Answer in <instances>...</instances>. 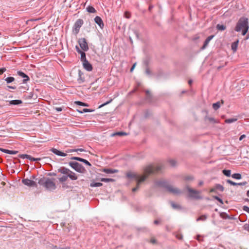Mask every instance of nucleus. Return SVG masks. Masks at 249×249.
<instances>
[{"label": "nucleus", "mask_w": 249, "mask_h": 249, "mask_svg": "<svg viewBox=\"0 0 249 249\" xmlns=\"http://www.w3.org/2000/svg\"><path fill=\"white\" fill-rule=\"evenodd\" d=\"M103 172L107 174H110L117 173L118 172V170L111 168H104L103 169Z\"/></svg>", "instance_id": "nucleus-17"}, {"label": "nucleus", "mask_w": 249, "mask_h": 249, "mask_svg": "<svg viewBox=\"0 0 249 249\" xmlns=\"http://www.w3.org/2000/svg\"><path fill=\"white\" fill-rule=\"evenodd\" d=\"M75 49L76 50V52L79 53H81V51H82V50H81V49H80L79 48V47L77 46H75Z\"/></svg>", "instance_id": "nucleus-56"}, {"label": "nucleus", "mask_w": 249, "mask_h": 249, "mask_svg": "<svg viewBox=\"0 0 249 249\" xmlns=\"http://www.w3.org/2000/svg\"><path fill=\"white\" fill-rule=\"evenodd\" d=\"M213 37H214L213 35H211V36H209L206 38L205 41H204V44L202 46V47L201 48V49L204 50L205 49H206V47H207V46L208 45L210 41L213 38Z\"/></svg>", "instance_id": "nucleus-16"}, {"label": "nucleus", "mask_w": 249, "mask_h": 249, "mask_svg": "<svg viewBox=\"0 0 249 249\" xmlns=\"http://www.w3.org/2000/svg\"><path fill=\"white\" fill-rule=\"evenodd\" d=\"M244 229L248 231L249 232V224H245L244 225Z\"/></svg>", "instance_id": "nucleus-50"}, {"label": "nucleus", "mask_w": 249, "mask_h": 249, "mask_svg": "<svg viewBox=\"0 0 249 249\" xmlns=\"http://www.w3.org/2000/svg\"><path fill=\"white\" fill-rule=\"evenodd\" d=\"M213 198L216 200H217L218 202H219L221 204H223V200L220 198H219V197H218L217 196H213Z\"/></svg>", "instance_id": "nucleus-43"}, {"label": "nucleus", "mask_w": 249, "mask_h": 249, "mask_svg": "<svg viewBox=\"0 0 249 249\" xmlns=\"http://www.w3.org/2000/svg\"><path fill=\"white\" fill-rule=\"evenodd\" d=\"M85 52V51H81V53H79V54H80L81 55L80 59L82 62L86 60H87L86 58V54Z\"/></svg>", "instance_id": "nucleus-20"}, {"label": "nucleus", "mask_w": 249, "mask_h": 249, "mask_svg": "<svg viewBox=\"0 0 249 249\" xmlns=\"http://www.w3.org/2000/svg\"><path fill=\"white\" fill-rule=\"evenodd\" d=\"M205 120H208L210 123H213V124L218 123V121L217 120L214 119V118H213V117L206 116L205 118Z\"/></svg>", "instance_id": "nucleus-21"}, {"label": "nucleus", "mask_w": 249, "mask_h": 249, "mask_svg": "<svg viewBox=\"0 0 249 249\" xmlns=\"http://www.w3.org/2000/svg\"><path fill=\"white\" fill-rule=\"evenodd\" d=\"M238 43L239 40H237L236 41L232 42L231 44V49L234 52H235L237 51Z\"/></svg>", "instance_id": "nucleus-19"}, {"label": "nucleus", "mask_w": 249, "mask_h": 249, "mask_svg": "<svg viewBox=\"0 0 249 249\" xmlns=\"http://www.w3.org/2000/svg\"><path fill=\"white\" fill-rule=\"evenodd\" d=\"M145 175H144L145 176ZM126 177L128 178H135V179L136 180V182L138 181V180H140V179H141V178L142 177H144V176H140V175H137V174H133L131 172H128L126 174Z\"/></svg>", "instance_id": "nucleus-12"}, {"label": "nucleus", "mask_w": 249, "mask_h": 249, "mask_svg": "<svg viewBox=\"0 0 249 249\" xmlns=\"http://www.w3.org/2000/svg\"><path fill=\"white\" fill-rule=\"evenodd\" d=\"M156 186L162 188L169 192L171 193V185L169 182L167 181L165 179H161L160 180L156 181L155 182Z\"/></svg>", "instance_id": "nucleus-5"}, {"label": "nucleus", "mask_w": 249, "mask_h": 249, "mask_svg": "<svg viewBox=\"0 0 249 249\" xmlns=\"http://www.w3.org/2000/svg\"><path fill=\"white\" fill-rule=\"evenodd\" d=\"M220 107V104L219 102H217L213 104V107L214 110L218 109Z\"/></svg>", "instance_id": "nucleus-36"}, {"label": "nucleus", "mask_w": 249, "mask_h": 249, "mask_svg": "<svg viewBox=\"0 0 249 249\" xmlns=\"http://www.w3.org/2000/svg\"><path fill=\"white\" fill-rule=\"evenodd\" d=\"M216 28L218 31H223L226 29V26L223 24H218L216 26Z\"/></svg>", "instance_id": "nucleus-22"}, {"label": "nucleus", "mask_w": 249, "mask_h": 249, "mask_svg": "<svg viewBox=\"0 0 249 249\" xmlns=\"http://www.w3.org/2000/svg\"><path fill=\"white\" fill-rule=\"evenodd\" d=\"M145 74L149 76H150L152 75V72L150 70L149 68H148V67H147L145 68Z\"/></svg>", "instance_id": "nucleus-39"}, {"label": "nucleus", "mask_w": 249, "mask_h": 249, "mask_svg": "<svg viewBox=\"0 0 249 249\" xmlns=\"http://www.w3.org/2000/svg\"><path fill=\"white\" fill-rule=\"evenodd\" d=\"M154 172V170L152 166H149L147 167L144 170L145 176L144 177H142L141 178V179H140V180H138V181H137V186L136 187L132 189V192H135L136 191H137L139 189L141 183L144 181L148 177V176L149 175L153 173Z\"/></svg>", "instance_id": "nucleus-3"}, {"label": "nucleus", "mask_w": 249, "mask_h": 249, "mask_svg": "<svg viewBox=\"0 0 249 249\" xmlns=\"http://www.w3.org/2000/svg\"><path fill=\"white\" fill-rule=\"evenodd\" d=\"M246 136L244 134L243 135H242L240 138H239V141H242L243 139H244L245 138H246Z\"/></svg>", "instance_id": "nucleus-61"}, {"label": "nucleus", "mask_w": 249, "mask_h": 249, "mask_svg": "<svg viewBox=\"0 0 249 249\" xmlns=\"http://www.w3.org/2000/svg\"><path fill=\"white\" fill-rule=\"evenodd\" d=\"M101 181L105 182H114L115 180L113 178H101L100 179Z\"/></svg>", "instance_id": "nucleus-28"}, {"label": "nucleus", "mask_w": 249, "mask_h": 249, "mask_svg": "<svg viewBox=\"0 0 249 249\" xmlns=\"http://www.w3.org/2000/svg\"><path fill=\"white\" fill-rule=\"evenodd\" d=\"M136 65V63H135L132 65V67L131 68L130 70V72H132V71H133V70L134 69V68H135V67Z\"/></svg>", "instance_id": "nucleus-60"}, {"label": "nucleus", "mask_w": 249, "mask_h": 249, "mask_svg": "<svg viewBox=\"0 0 249 249\" xmlns=\"http://www.w3.org/2000/svg\"><path fill=\"white\" fill-rule=\"evenodd\" d=\"M215 187L216 188V190H220L221 192H223L224 191V187L220 184H216Z\"/></svg>", "instance_id": "nucleus-38"}, {"label": "nucleus", "mask_w": 249, "mask_h": 249, "mask_svg": "<svg viewBox=\"0 0 249 249\" xmlns=\"http://www.w3.org/2000/svg\"><path fill=\"white\" fill-rule=\"evenodd\" d=\"M94 21L101 28V29H103L104 28V23H103V21L102 19V18H101V17H99V16H96L95 18H94Z\"/></svg>", "instance_id": "nucleus-14"}, {"label": "nucleus", "mask_w": 249, "mask_h": 249, "mask_svg": "<svg viewBox=\"0 0 249 249\" xmlns=\"http://www.w3.org/2000/svg\"><path fill=\"white\" fill-rule=\"evenodd\" d=\"M54 178H41L38 180V184L44 186L47 190L53 191L56 188V184L53 182Z\"/></svg>", "instance_id": "nucleus-2"}, {"label": "nucleus", "mask_w": 249, "mask_h": 249, "mask_svg": "<svg viewBox=\"0 0 249 249\" xmlns=\"http://www.w3.org/2000/svg\"><path fill=\"white\" fill-rule=\"evenodd\" d=\"M85 159H83V158H80V157H78L77 158V161H80V162H83L84 160Z\"/></svg>", "instance_id": "nucleus-63"}, {"label": "nucleus", "mask_w": 249, "mask_h": 249, "mask_svg": "<svg viewBox=\"0 0 249 249\" xmlns=\"http://www.w3.org/2000/svg\"><path fill=\"white\" fill-rule=\"evenodd\" d=\"M28 156H29V155H27V154H20L18 156V157L20 158H21L22 159H28Z\"/></svg>", "instance_id": "nucleus-44"}, {"label": "nucleus", "mask_w": 249, "mask_h": 249, "mask_svg": "<svg viewBox=\"0 0 249 249\" xmlns=\"http://www.w3.org/2000/svg\"><path fill=\"white\" fill-rule=\"evenodd\" d=\"M75 104L77 105L83 106V107H88L89 105L88 104L81 102V101H76Z\"/></svg>", "instance_id": "nucleus-35"}, {"label": "nucleus", "mask_w": 249, "mask_h": 249, "mask_svg": "<svg viewBox=\"0 0 249 249\" xmlns=\"http://www.w3.org/2000/svg\"><path fill=\"white\" fill-rule=\"evenodd\" d=\"M145 93H146V100H147L148 102H151V99L152 98V95L150 94L149 90H145Z\"/></svg>", "instance_id": "nucleus-27"}, {"label": "nucleus", "mask_w": 249, "mask_h": 249, "mask_svg": "<svg viewBox=\"0 0 249 249\" xmlns=\"http://www.w3.org/2000/svg\"><path fill=\"white\" fill-rule=\"evenodd\" d=\"M246 184H247V182L246 181H244V182H243L237 183V185L244 186V185H245Z\"/></svg>", "instance_id": "nucleus-58"}, {"label": "nucleus", "mask_w": 249, "mask_h": 249, "mask_svg": "<svg viewBox=\"0 0 249 249\" xmlns=\"http://www.w3.org/2000/svg\"><path fill=\"white\" fill-rule=\"evenodd\" d=\"M243 211L246 212L247 213H249V207L247 206H244L243 207Z\"/></svg>", "instance_id": "nucleus-49"}, {"label": "nucleus", "mask_w": 249, "mask_h": 249, "mask_svg": "<svg viewBox=\"0 0 249 249\" xmlns=\"http://www.w3.org/2000/svg\"><path fill=\"white\" fill-rule=\"evenodd\" d=\"M18 153V151L10 150H9V154H8L15 155V154H17Z\"/></svg>", "instance_id": "nucleus-52"}, {"label": "nucleus", "mask_w": 249, "mask_h": 249, "mask_svg": "<svg viewBox=\"0 0 249 249\" xmlns=\"http://www.w3.org/2000/svg\"><path fill=\"white\" fill-rule=\"evenodd\" d=\"M82 65L84 69L88 71H91L93 70L92 65L88 61V60L82 62Z\"/></svg>", "instance_id": "nucleus-11"}, {"label": "nucleus", "mask_w": 249, "mask_h": 249, "mask_svg": "<svg viewBox=\"0 0 249 249\" xmlns=\"http://www.w3.org/2000/svg\"><path fill=\"white\" fill-rule=\"evenodd\" d=\"M112 99H110V100H109V101H108L106 102V103H104V104H103L101 105L99 107V108H101V107H104V106H106V105H108V104L112 102Z\"/></svg>", "instance_id": "nucleus-42"}, {"label": "nucleus", "mask_w": 249, "mask_h": 249, "mask_svg": "<svg viewBox=\"0 0 249 249\" xmlns=\"http://www.w3.org/2000/svg\"><path fill=\"white\" fill-rule=\"evenodd\" d=\"M223 174L227 177H230L231 174V171L230 170L224 169L222 171Z\"/></svg>", "instance_id": "nucleus-33"}, {"label": "nucleus", "mask_w": 249, "mask_h": 249, "mask_svg": "<svg viewBox=\"0 0 249 249\" xmlns=\"http://www.w3.org/2000/svg\"><path fill=\"white\" fill-rule=\"evenodd\" d=\"M0 150L5 153L9 154V150H8V149L0 148Z\"/></svg>", "instance_id": "nucleus-51"}, {"label": "nucleus", "mask_w": 249, "mask_h": 249, "mask_svg": "<svg viewBox=\"0 0 249 249\" xmlns=\"http://www.w3.org/2000/svg\"><path fill=\"white\" fill-rule=\"evenodd\" d=\"M6 71V69L5 68H0V75L3 74Z\"/></svg>", "instance_id": "nucleus-53"}, {"label": "nucleus", "mask_w": 249, "mask_h": 249, "mask_svg": "<svg viewBox=\"0 0 249 249\" xmlns=\"http://www.w3.org/2000/svg\"><path fill=\"white\" fill-rule=\"evenodd\" d=\"M15 80V78L13 77H8L5 79V81L7 84H10Z\"/></svg>", "instance_id": "nucleus-32"}, {"label": "nucleus", "mask_w": 249, "mask_h": 249, "mask_svg": "<svg viewBox=\"0 0 249 249\" xmlns=\"http://www.w3.org/2000/svg\"><path fill=\"white\" fill-rule=\"evenodd\" d=\"M17 74L19 76L23 78V79L22 80L23 83H26L27 81H28L30 80L29 76L22 71H18Z\"/></svg>", "instance_id": "nucleus-13"}, {"label": "nucleus", "mask_w": 249, "mask_h": 249, "mask_svg": "<svg viewBox=\"0 0 249 249\" xmlns=\"http://www.w3.org/2000/svg\"><path fill=\"white\" fill-rule=\"evenodd\" d=\"M126 135H127V133H126L125 132H118L113 133V134H112V136H114L115 135H118V136H125Z\"/></svg>", "instance_id": "nucleus-37"}, {"label": "nucleus", "mask_w": 249, "mask_h": 249, "mask_svg": "<svg viewBox=\"0 0 249 249\" xmlns=\"http://www.w3.org/2000/svg\"><path fill=\"white\" fill-rule=\"evenodd\" d=\"M22 182L25 185L33 187H36V184L34 181L29 179L28 178H24L22 180Z\"/></svg>", "instance_id": "nucleus-10"}, {"label": "nucleus", "mask_w": 249, "mask_h": 249, "mask_svg": "<svg viewBox=\"0 0 249 249\" xmlns=\"http://www.w3.org/2000/svg\"><path fill=\"white\" fill-rule=\"evenodd\" d=\"M172 208L176 210H179L181 209V206L179 204L172 203Z\"/></svg>", "instance_id": "nucleus-41"}, {"label": "nucleus", "mask_w": 249, "mask_h": 249, "mask_svg": "<svg viewBox=\"0 0 249 249\" xmlns=\"http://www.w3.org/2000/svg\"><path fill=\"white\" fill-rule=\"evenodd\" d=\"M78 112L81 113H85V112H93V110H92V109H88V108H83L81 110L80 109H77V110Z\"/></svg>", "instance_id": "nucleus-26"}, {"label": "nucleus", "mask_w": 249, "mask_h": 249, "mask_svg": "<svg viewBox=\"0 0 249 249\" xmlns=\"http://www.w3.org/2000/svg\"><path fill=\"white\" fill-rule=\"evenodd\" d=\"M87 11L90 13H94L96 12L95 9L92 6H88L86 8Z\"/></svg>", "instance_id": "nucleus-23"}, {"label": "nucleus", "mask_w": 249, "mask_h": 249, "mask_svg": "<svg viewBox=\"0 0 249 249\" xmlns=\"http://www.w3.org/2000/svg\"><path fill=\"white\" fill-rule=\"evenodd\" d=\"M176 237L178 240H182V238H183L182 235L181 234H180V233H176Z\"/></svg>", "instance_id": "nucleus-48"}, {"label": "nucleus", "mask_w": 249, "mask_h": 249, "mask_svg": "<svg viewBox=\"0 0 249 249\" xmlns=\"http://www.w3.org/2000/svg\"><path fill=\"white\" fill-rule=\"evenodd\" d=\"M78 43L82 51H88L89 49L88 43L85 38H80L78 40Z\"/></svg>", "instance_id": "nucleus-8"}, {"label": "nucleus", "mask_w": 249, "mask_h": 249, "mask_svg": "<svg viewBox=\"0 0 249 249\" xmlns=\"http://www.w3.org/2000/svg\"><path fill=\"white\" fill-rule=\"evenodd\" d=\"M144 63L146 67H148L149 62H148V60H144Z\"/></svg>", "instance_id": "nucleus-62"}, {"label": "nucleus", "mask_w": 249, "mask_h": 249, "mask_svg": "<svg viewBox=\"0 0 249 249\" xmlns=\"http://www.w3.org/2000/svg\"><path fill=\"white\" fill-rule=\"evenodd\" d=\"M57 171L63 175H68V178H69L71 180H74L77 179V176L76 175L69 169L65 167H61L58 169Z\"/></svg>", "instance_id": "nucleus-4"}, {"label": "nucleus", "mask_w": 249, "mask_h": 249, "mask_svg": "<svg viewBox=\"0 0 249 249\" xmlns=\"http://www.w3.org/2000/svg\"><path fill=\"white\" fill-rule=\"evenodd\" d=\"M237 120V118L227 119L225 120V122L226 124H231V123L236 122Z\"/></svg>", "instance_id": "nucleus-29"}, {"label": "nucleus", "mask_w": 249, "mask_h": 249, "mask_svg": "<svg viewBox=\"0 0 249 249\" xmlns=\"http://www.w3.org/2000/svg\"><path fill=\"white\" fill-rule=\"evenodd\" d=\"M83 163H84L86 165H88L89 166H91V164H90V163L89 161H88L87 160H86L85 159L84 160Z\"/></svg>", "instance_id": "nucleus-54"}, {"label": "nucleus", "mask_w": 249, "mask_h": 249, "mask_svg": "<svg viewBox=\"0 0 249 249\" xmlns=\"http://www.w3.org/2000/svg\"><path fill=\"white\" fill-rule=\"evenodd\" d=\"M232 178L237 179H240L242 178V176L239 173H235L232 175Z\"/></svg>", "instance_id": "nucleus-31"}, {"label": "nucleus", "mask_w": 249, "mask_h": 249, "mask_svg": "<svg viewBox=\"0 0 249 249\" xmlns=\"http://www.w3.org/2000/svg\"><path fill=\"white\" fill-rule=\"evenodd\" d=\"M51 151L53 153H54V154L57 155V156H61V157H65L67 156V154L66 153H65L62 151H60V150L56 149V148H52L51 149Z\"/></svg>", "instance_id": "nucleus-15"}, {"label": "nucleus", "mask_w": 249, "mask_h": 249, "mask_svg": "<svg viewBox=\"0 0 249 249\" xmlns=\"http://www.w3.org/2000/svg\"><path fill=\"white\" fill-rule=\"evenodd\" d=\"M220 216L223 218H227L228 217V216L226 213H221L220 214Z\"/></svg>", "instance_id": "nucleus-57"}, {"label": "nucleus", "mask_w": 249, "mask_h": 249, "mask_svg": "<svg viewBox=\"0 0 249 249\" xmlns=\"http://www.w3.org/2000/svg\"><path fill=\"white\" fill-rule=\"evenodd\" d=\"M180 193V191L178 188L172 187V194H178Z\"/></svg>", "instance_id": "nucleus-40"}, {"label": "nucleus", "mask_w": 249, "mask_h": 249, "mask_svg": "<svg viewBox=\"0 0 249 249\" xmlns=\"http://www.w3.org/2000/svg\"><path fill=\"white\" fill-rule=\"evenodd\" d=\"M132 32H133V33L134 35L135 36V37L137 39H138L139 38V33H138V31L134 30L132 31Z\"/></svg>", "instance_id": "nucleus-45"}, {"label": "nucleus", "mask_w": 249, "mask_h": 249, "mask_svg": "<svg viewBox=\"0 0 249 249\" xmlns=\"http://www.w3.org/2000/svg\"><path fill=\"white\" fill-rule=\"evenodd\" d=\"M194 178L192 176H187L185 177V179L186 180H193Z\"/></svg>", "instance_id": "nucleus-47"}, {"label": "nucleus", "mask_w": 249, "mask_h": 249, "mask_svg": "<svg viewBox=\"0 0 249 249\" xmlns=\"http://www.w3.org/2000/svg\"><path fill=\"white\" fill-rule=\"evenodd\" d=\"M28 159L30 160L31 161H40L41 160V159L40 158H35L32 157L31 156H30L29 155Z\"/></svg>", "instance_id": "nucleus-34"}, {"label": "nucleus", "mask_w": 249, "mask_h": 249, "mask_svg": "<svg viewBox=\"0 0 249 249\" xmlns=\"http://www.w3.org/2000/svg\"><path fill=\"white\" fill-rule=\"evenodd\" d=\"M207 218V215L204 214L200 216L196 219V221H205Z\"/></svg>", "instance_id": "nucleus-30"}, {"label": "nucleus", "mask_w": 249, "mask_h": 249, "mask_svg": "<svg viewBox=\"0 0 249 249\" xmlns=\"http://www.w3.org/2000/svg\"><path fill=\"white\" fill-rule=\"evenodd\" d=\"M84 21L82 19H78L73 26V30L76 34L79 33L80 28L83 24Z\"/></svg>", "instance_id": "nucleus-9"}, {"label": "nucleus", "mask_w": 249, "mask_h": 249, "mask_svg": "<svg viewBox=\"0 0 249 249\" xmlns=\"http://www.w3.org/2000/svg\"><path fill=\"white\" fill-rule=\"evenodd\" d=\"M68 178V175H64L62 177L59 178L58 180L60 182L64 183L67 180Z\"/></svg>", "instance_id": "nucleus-24"}, {"label": "nucleus", "mask_w": 249, "mask_h": 249, "mask_svg": "<svg viewBox=\"0 0 249 249\" xmlns=\"http://www.w3.org/2000/svg\"><path fill=\"white\" fill-rule=\"evenodd\" d=\"M249 29L248 18L241 17L236 24L234 31L237 32H242V35L245 36L248 32Z\"/></svg>", "instance_id": "nucleus-1"}, {"label": "nucleus", "mask_w": 249, "mask_h": 249, "mask_svg": "<svg viewBox=\"0 0 249 249\" xmlns=\"http://www.w3.org/2000/svg\"><path fill=\"white\" fill-rule=\"evenodd\" d=\"M216 192V188H215V187L212 188L210 190V193H213V192Z\"/></svg>", "instance_id": "nucleus-64"}, {"label": "nucleus", "mask_w": 249, "mask_h": 249, "mask_svg": "<svg viewBox=\"0 0 249 249\" xmlns=\"http://www.w3.org/2000/svg\"><path fill=\"white\" fill-rule=\"evenodd\" d=\"M227 182L233 186L237 185V183L234 182L230 179L227 180Z\"/></svg>", "instance_id": "nucleus-46"}, {"label": "nucleus", "mask_w": 249, "mask_h": 249, "mask_svg": "<svg viewBox=\"0 0 249 249\" xmlns=\"http://www.w3.org/2000/svg\"><path fill=\"white\" fill-rule=\"evenodd\" d=\"M22 103V101L21 100L16 99L11 100L9 101L10 105H18Z\"/></svg>", "instance_id": "nucleus-18"}, {"label": "nucleus", "mask_w": 249, "mask_h": 249, "mask_svg": "<svg viewBox=\"0 0 249 249\" xmlns=\"http://www.w3.org/2000/svg\"><path fill=\"white\" fill-rule=\"evenodd\" d=\"M55 109L57 111L60 112V111H61L62 110V108L61 107H55Z\"/></svg>", "instance_id": "nucleus-59"}, {"label": "nucleus", "mask_w": 249, "mask_h": 249, "mask_svg": "<svg viewBox=\"0 0 249 249\" xmlns=\"http://www.w3.org/2000/svg\"><path fill=\"white\" fill-rule=\"evenodd\" d=\"M9 89H16V87H13V86H7L6 87V89L7 90H9Z\"/></svg>", "instance_id": "nucleus-55"}, {"label": "nucleus", "mask_w": 249, "mask_h": 249, "mask_svg": "<svg viewBox=\"0 0 249 249\" xmlns=\"http://www.w3.org/2000/svg\"><path fill=\"white\" fill-rule=\"evenodd\" d=\"M187 190L188 192V196L189 197L195 199H200L202 198V197L200 196L201 191L192 189L189 187L187 188Z\"/></svg>", "instance_id": "nucleus-7"}, {"label": "nucleus", "mask_w": 249, "mask_h": 249, "mask_svg": "<svg viewBox=\"0 0 249 249\" xmlns=\"http://www.w3.org/2000/svg\"><path fill=\"white\" fill-rule=\"evenodd\" d=\"M103 185V184L101 182H92L90 184V186L91 187H100Z\"/></svg>", "instance_id": "nucleus-25"}, {"label": "nucleus", "mask_w": 249, "mask_h": 249, "mask_svg": "<svg viewBox=\"0 0 249 249\" xmlns=\"http://www.w3.org/2000/svg\"><path fill=\"white\" fill-rule=\"evenodd\" d=\"M69 164L72 169L78 173H84L86 171L85 167L81 164L76 161L69 162Z\"/></svg>", "instance_id": "nucleus-6"}]
</instances>
